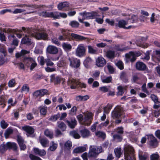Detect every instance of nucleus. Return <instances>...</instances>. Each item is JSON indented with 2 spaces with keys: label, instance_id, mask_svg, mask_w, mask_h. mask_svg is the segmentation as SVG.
<instances>
[{
  "label": "nucleus",
  "instance_id": "25",
  "mask_svg": "<svg viewBox=\"0 0 160 160\" xmlns=\"http://www.w3.org/2000/svg\"><path fill=\"white\" fill-rule=\"evenodd\" d=\"M22 61L26 66L29 67L30 64L34 61V60L31 57H24L22 59Z\"/></svg>",
  "mask_w": 160,
  "mask_h": 160
},
{
  "label": "nucleus",
  "instance_id": "31",
  "mask_svg": "<svg viewBox=\"0 0 160 160\" xmlns=\"http://www.w3.org/2000/svg\"><path fill=\"white\" fill-rule=\"evenodd\" d=\"M106 56L109 59H113L115 57V52L111 50H108L106 52Z\"/></svg>",
  "mask_w": 160,
  "mask_h": 160
},
{
  "label": "nucleus",
  "instance_id": "8",
  "mask_svg": "<svg viewBox=\"0 0 160 160\" xmlns=\"http://www.w3.org/2000/svg\"><path fill=\"white\" fill-rule=\"evenodd\" d=\"M92 115L91 113H88L84 116L82 124L86 126H89L93 120Z\"/></svg>",
  "mask_w": 160,
  "mask_h": 160
},
{
  "label": "nucleus",
  "instance_id": "38",
  "mask_svg": "<svg viewBox=\"0 0 160 160\" xmlns=\"http://www.w3.org/2000/svg\"><path fill=\"white\" fill-rule=\"evenodd\" d=\"M62 47L65 51H70L72 48V46L70 44L65 42L62 43Z\"/></svg>",
  "mask_w": 160,
  "mask_h": 160
},
{
  "label": "nucleus",
  "instance_id": "30",
  "mask_svg": "<svg viewBox=\"0 0 160 160\" xmlns=\"http://www.w3.org/2000/svg\"><path fill=\"white\" fill-rule=\"evenodd\" d=\"M114 48L117 51L121 52L125 51L130 48V47L129 46H127L123 48H120V45L119 44L115 45Z\"/></svg>",
  "mask_w": 160,
  "mask_h": 160
},
{
  "label": "nucleus",
  "instance_id": "24",
  "mask_svg": "<svg viewBox=\"0 0 160 160\" xmlns=\"http://www.w3.org/2000/svg\"><path fill=\"white\" fill-rule=\"evenodd\" d=\"M51 82H53L55 85L59 84L61 81V79L59 76L55 77L54 74H52L50 76Z\"/></svg>",
  "mask_w": 160,
  "mask_h": 160
},
{
  "label": "nucleus",
  "instance_id": "26",
  "mask_svg": "<svg viewBox=\"0 0 160 160\" xmlns=\"http://www.w3.org/2000/svg\"><path fill=\"white\" fill-rule=\"evenodd\" d=\"M21 42L22 44H26L27 45H30L32 44L31 39L26 35L22 38Z\"/></svg>",
  "mask_w": 160,
  "mask_h": 160
},
{
  "label": "nucleus",
  "instance_id": "44",
  "mask_svg": "<svg viewBox=\"0 0 160 160\" xmlns=\"http://www.w3.org/2000/svg\"><path fill=\"white\" fill-rule=\"evenodd\" d=\"M30 88L28 85L27 84H24L21 89V92H25L26 93L28 92L29 91Z\"/></svg>",
  "mask_w": 160,
  "mask_h": 160
},
{
  "label": "nucleus",
  "instance_id": "35",
  "mask_svg": "<svg viewBox=\"0 0 160 160\" xmlns=\"http://www.w3.org/2000/svg\"><path fill=\"white\" fill-rule=\"evenodd\" d=\"M8 149L7 146V142L6 144L4 142L0 145V152L2 153H4Z\"/></svg>",
  "mask_w": 160,
  "mask_h": 160
},
{
  "label": "nucleus",
  "instance_id": "23",
  "mask_svg": "<svg viewBox=\"0 0 160 160\" xmlns=\"http://www.w3.org/2000/svg\"><path fill=\"white\" fill-rule=\"evenodd\" d=\"M134 152L133 150H128L124 153L125 159L127 160H132V157L134 156Z\"/></svg>",
  "mask_w": 160,
  "mask_h": 160
},
{
  "label": "nucleus",
  "instance_id": "37",
  "mask_svg": "<svg viewBox=\"0 0 160 160\" xmlns=\"http://www.w3.org/2000/svg\"><path fill=\"white\" fill-rule=\"evenodd\" d=\"M69 6L68 3L67 2H65L59 3L58 6V8L59 10H62V8Z\"/></svg>",
  "mask_w": 160,
  "mask_h": 160
},
{
  "label": "nucleus",
  "instance_id": "50",
  "mask_svg": "<svg viewBox=\"0 0 160 160\" xmlns=\"http://www.w3.org/2000/svg\"><path fill=\"white\" fill-rule=\"evenodd\" d=\"M23 31L24 32L27 33H30L31 32L30 28H26L24 27H22L21 29H19L18 31L19 32H21Z\"/></svg>",
  "mask_w": 160,
  "mask_h": 160
},
{
  "label": "nucleus",
  "instance_id": "2",
  "mask_svg": "<svg viewBox=\"0 0 160 160\" xmlns=\"http://www.w3.org/2000/svg\"><path fill=\"white\" fill-rule=\"evenodd\" d=\"M123 108L120 106H117L111 113L112 118L115 120V124H118L122 121V115L123 111Z\"/></svg>",
  "mask_w": 160,
  "mask_h": 160
},
{
  "label": "nucleus",
  "instance_id": "63",
  "mask_svg": "<svg viewBox=\"0 0 160 160\" xmlns=\"http://www.w3.org/2000/svg\"><path fill=\"white\" fill-rule=\"evenodd\" d=\"M118 94L122 95L124 93V91L123 87L121 86H119L118 87Z\"/></svg>",
  "mask_w": 160,
  "mask_h": 160
},
{
  "label": "nucleus",
  "instance_id": "52",
  "mask_svg": "<svg viewBox=\"0 0 160 160\" xmlns=\"http://www.w3.org/2000/svg\"><path fill=\"white\" fill-rule=\"evenodd\" d=\"M113 138L115 140H117L118 142H121L123 139L122 135L115 134L113 135Z\"/></svg>",
  "mask_w": 160,
  "mask_h": 160
},
{
  "label": "nucleus",
  "instance_id": "11",
  "mask_svg": "<svg viewBox=\"0 0 160 160\" xmlns=\"http://www.w3.org/2000/svg\"><path fill=\"white\" fill-rule=\"evenodd\" d=\"M128 23V22H126L124 20H121L119 21L118 23L116 24V27H118L120 28H123L125 29H128L131 28L132 27V26L130 25L127 27L125 26Z\"/></svg>",
  "mask_w": 160,
  "mask_h": 160
},
{
  "label": "nucleus",
  "instance_id": "19",
  "mask_svg": "<svg viewBox=\"0 0 160 160\" xmlns=\"http://www.w3.org/2000/svg\"><path fill=\"white\" fill-rule=\"evenodd\" d=\"M58 48L52 45H49L47 48V52L50 54H56L58 53Z\"/></svg>",
  "mask_w": 160,
  "mask_h": 160
},
{
  "label": "nucleus",
  "instance_id": "59",
  "mask_svg": "<svg viewBox=\"0 0 160 160\" xmlns=\"http://www.w3.org/2000/svg\"><path fill=\"white\" fill-rule=\"evenodd\" d=\"M150 98L152 101H153L155 103H157L158 102V97L154 94H152L151 95Z\"/></svg>",
  "mask_w": 160,
  "mask_h": 160
},
{
  "label": "nucleus",
  "instance_id": "12",
  "mask_svg": "<svg viewBox=\"0 0 160 160\" xmlns=\"http://www.w3.org/2000/svg\"><path fill=\"white\" fill-rule=\"evenodd\" d=\"M33 151L36 155L42 158L45 156L46 154V151L44 149H41L37 148L34 147L33 149Z\"/></svg>",
  "mask_w": 160,
  "mask_h": 160
},
{
  "label": "nucleus",
  "instance_id": "20",
  "mask_svg": "<svg viewBox=\"0 0 160 160\" xmlns=\"http://www.w3.org/2000/svg\"><path fill=\"white\" fill-rule=\"evenodd\" d=\"M125 57L127 59L129 60L131 62H135L136 59L135 53L132 52H131L129 53L126 54Z\"/></svg>",
  "mask_w": 160,
  "mask_h": 160
},
{
  "label": "nucleus",
  "instance_id": "5",
  "mask_svg": "<svg viewBox=\"0 0 160 160\" xmlns=\"http://www.w3.org/2000/svg\"><path fill=\"white\" fill-rule=\"evenodd\" d=\"M35 37L38 40H47L48 38V35L46 30H43L36 32L35 34Z\"/></svg>",
  "mask_w": 160,
  "mask_h": 160
},
{
  "label": "nucleus",
  "instance_id": "47",
  "mask_svg": "<svg viewBox=\"0 0 160 160\" xmlns=\"http://www.w3.org/2000/svg\"><path fill=\"white\" fill-rule=\"evenodd\" d=\"M77 111V108L75 106H73L71 109L69 110V114L73 116L75 115Z\"/></svg>",
  "mask_w": 160,
  "mask_h": 160
},
{
  "label": "nucleus",
  "instance_id": "41",
  "mask_svg": "<svg viewBox=\"0 0 160 160\" xmlns=\"http://www.w3.org/2000/svg\"><path fill=\"white\" fill-rule=\"evenodd\" d=\"M60 114L59 113H58L57 114L52 115L49 119V121L54 122L57 120L60 117Z\"/></svg>",
  "mask_w": 160,
  "mask_h": 160
},
{
  "label": "nucleus",
  "instance_id": "16",
  "mask_svg": "<svg viewBox=\"0 0 160 160\" xmlns=\"http://www.w3.org/2000/svg\"><path fill=\"white\" fill-rule=\"evenodd\" d=\"M106 63V60L102 57H98L96 60V65L98 67H103Z\"/></svg>",
  "mask_w": 160,
  "mask_h": 160
},
{
  "label": "nucleus",
  "instance_id": "45",
  "mask_svg": "<svg viewBox=\"0 0 160 160\" xmlns=\"http://www.w3.org/2000/svg\"><path fill=\"white\" fill-rule=\"evenodd\" d=\"M116 65L121 70H123L124 69V64L121 60L118 61L116 63Z\"/></svg>",
  "mask_w": 160,
  "mask_h": 160
},
{
  "label": "nucleus",
  "instance_id": "34",
  "mask_svg": "<svg viewBox=\"0 0 160 160\" xmlns=\"http://www.w3.org/2000/svg\"><path fill=\"white\" fill-rule=\"evenodd\" d=\"M45 76L41 74L36 73L33 76V79L36 81L39 80L41 79H44Z\"/></svg>",
  "mask_w": 160,
  "mask_h": 160
},
{
  "label": "nucleus",
  "instance_id": "27",
  "mask_svg": "<svg viewBox=\"0 0 160 160\" xmlns=\"http://www.w3.org/2000/svg\"><path fill=\"white\" fill-rule=\"evenodd\" d=\"M92 62V59L89 57H87L84 61L83 64L85 67L87 68H89Z\"/></svg>",
  "mask_w": 160,
  "mask_h": 160
},
{
  "label": "nucleus",
  "instance_id": "43",
  "mask_svg": "<svg viewBox=\"0 0 160 160\" xmlns=\"http://www.w3.org/2000/svg\"><path fill=\"white\" fill-rule=\"evenodd\" d=\"M88 52L89 53L94 54H97L98 53L97 50L93 49L92 46L89 45L88 46Z\"/></svg>",
  "mask_w": 160,
  "mask_h": 160
},
{
  "label": "nucleus",
  "instance_id": "36",
  "mask_svg": "<svg viewBox=\"0 0 160 160\" xmlns=\"http://www.w3.org/2000/svg\"><path fill=\"white\" fill-rule=\"evenodd\" d=\"M80 24L77 21L75 20L72 21L70 22L69 25L72 28H77L79 27Z\"/></svg>",
  "mask_w": 160,
  "mask_h": 160
},
{
  "label": "nucleus",
  "instance_id": "39",
  "mask_svg": "<svg viewBox=\"0 0 160 160\" xmlns=\"http://www.w3.org/2000/svg\"><path fill=\"white\" fill-rule=\"evenodd\" d=\"M70 135L75 139H79L81 137L80 135L78 133V132L74 130L70 131Z\"/></svg>",
  "mask_w": 160,
  "mask_h": 160
},
{
  "label": "nucleus",
  "instance_id": "48",
  "mask_svg": "<svg viewBox=\"0 0 160 160\" xmlns=\"http://www.w3.org/2000/svg\"><path fill=\"white\" fill-rule=\"evenodd\" d=\"M95 134L99 137L102 138L103 139L105 138L106 137L105 133L103 132H101L100 131L96 132Z\"/></svg>",
  "mask_w": 160,
  "mask_h": 160
},
{
  "label": "nucleus",
  "instance_id": "62",
  "mask_svg": "<svg viewBox=\"0 0 160 160\" xmlns=\"http://www.w3.org/2000/svg\"><path fill=\"white\" fill-rule=\"evenodd\" d=\"M107 68L109 73L111 74H113L115 71L114 68L111 65L108 64L107 66Z\"/></svg>",
  "mask_w": 160,
  "mask_h": 160
},
{
  "label": "nucleus",
  "instance_id": "3",
  "mask_svg": "<svg viewBox=\"0 0 160 160\" xmlns=\"http://www.w3.org/2000/svg\"><path fill=\"white\" fill-rule=\"evenodd\" d=\"M98 13L99 11L98 10L88 12L85 11L84 12H80L79 13V15L85 16L86 19H93L100 16Z\"/></svg>",
  "mask_w": 160,
  "mask_h": 160
},
{
  "label": "nucleus",
  "instance_id": "40",
  "mask_svg": "<svg viewBox=\"0 0 160 160\" xmlns=\"http://www.w3.org/2000/svg\"><path fill=\"white\" fill-rule=\"evenodd\" d=\"M112 105L111 104H108L106 106L103 108L104 112L105 114H108L112 108Z\"/></svg>",
  "mask_w": 160,
  "mask_h": 160
},
{
  "label": "nucleus",
  "instance_id": "1",
  "mask_svg": "<svg viewBox=\"0 0 160 160\" xmlns=\"http://www.w3.org/2000/svg\"><path fill=\"white\" fill-rule=\"evenodd\" d=\"M73 38L78 40H83L86 39V38L82 36L74 33H71L66 30L62 28L61 30V33L58 36V39L60 41H71Z\"/></svg>",
  "mask_w": 160,
  "mask_h": 160
},
{
  "label": "nucleus",
  "instance_id": "13",
  "mask_svg": "<svg viewBox=\"0 0 160 160\" xmlns=\"http://www.w3.org/2000/svg\"><path fill=\"white\" fill-rule=\"evenodd\" d=\"M77 80L73 78L69 80L68 81V85L70 86L71 89H76L78 87L79 83Z\"/></svg>",
  "mask_w": 160,
  "mask_h": 160
},
{
  "label": "nucleus",
  "instance_id": "56",
  "mask_svg": "<svg viewBox=\"0 0 160 160\" xmlns=\"http://www.w3.org/2000/svg\"><path fill=\"white\" fill-rule=\"evenodd\" d=\"M58 145L55 143L54 142H52V145L49 147V149L52 151H54L57 148Z\"/></svg>",
  "mask_w": 160,
  "mask_h": 160
},
{
  "label": "nucleus",
  "instance_id": "49",
  "mask_svg": "<svg viewBox=\"0 0 160 160\" xmlns=\"http://www.w3.org/2000/svg\"><path fill=\"white\" fill-rule=\"evenodd\" d=\"M112 80V77L110 76L105 78H104L102 79V81L104 83H109L111 82Z\"/></svg>",
  "mask_w": 160,
  "mask_h": 160
},
{
  "label": "nucleus",
  "instance_id": "53",
  "mask_svg": "<svg viewBox=\"0 0 160 160\" xmlns=\"http://www.w3.org/2000/svg\"><path fill=\"white\" fill-rule=\"evenodd\" d=\"M48 140L44 138H42L40 140V142L43 147H46L48 143Z\"/></svg>",
  "mask_w": 160,
  "mask_h": 160
},
{
  "label": "nucleus",
  "instance_id": "15",
  "mask_svg": "<svg viewBox=\"0 0 160 160\" xmlns=\"http://www.w3.org/2000/svg\"><path fill=\"white\" fill-rule=\"evenodd\" d=\"M5 32L8 34V39L11 40L12 39V38L15 39L16 37L13 34L16 32L15 29L12 28H6L5 29Z\"/></svg>",
  "mask_w": 160,
  "mask_h": 160
},
{
  "label": "nucleus",
  "instance_id": "21",
  "mask_svg": "<svg viewBox=\"0 0 160 160\" xmlns=\"http://www.w3.org/2000/svg\"><path fill=\"white\" fill-rule=\"evenodd\" d=\"M65 122L68 126L72 129L74 128L77 124V121L75 118H71L70 121L67 120H66Z\"/></svg>",
  "mask_w": 160,
  "mask_h": 160
},
{
  "label": "nucleus",
  "instance_id": "46",
  "mask_svg": "<svg viewBox=\"0 0 160 160\" xmlns=\"http://www.w3.org/2000/svg\"><path fill=\"white\" fill-rule=\"evenodd\" d=\"M44 134L47 137L49 138L50 139L53 138V133L49 131L48 130H46L44 131Z\"/></svg>",
  "mask_w": 160,
  "mask_h": 160
},
{
  "label": "nucleus",
  "instance_id": "42",
  "mask_svg": "<svg viewBox=\"0 0 160 160\" xmlns=\"http://www.w3.org/2000/svg\"><path fill=\"white\" fill-rule=\"evenodd\" d=\"M59 123V122H57L58 124V128H59L62 132L65 131L67 127L66 124L63 122H61L60 123Z\"/></svg>",
  "mask_w": 160,
  "mask_h": 160
},
{
  "label": "nucleus",
  "instance_id": "7",
  "mask_svg": "<svg viewBox=\"0 0 160 160\" xmlns=\"http://www.w3.org/2000/svg\"><path fill=\"white\" fill-rule=\"evenodd\" d=\"M38 14L40 16H41L45 18H51L57 19L59 18L58 14H55V15L53 12H49L43 11L39 12Z\"/></svg>",
  "mask_w": 160,
  "mask_h": 160
},
{
  "label": "nucleus",
  "instance_id": "4",
  "mask_svg": "<svg viewBox=\"0 0 160 160\" xmlns=\"http://www.w3.org/2000/svg\"><path fill=\"white\" fill-rule=\"evenodd\" d=\"M102 148L101 147H93L90 149L88 153V157L89 158H96L98 155L102 152Z\"/></svg>",
  "mask_w": 160,
  "mask_h": 160
},
{
  "label": "nucleus",
  "instance_id": "54",
  "mask_svg": "<svg viewBox=\"0 0 160 160\" xmlns=\"http://www.w3.org/2000/svg\"><path fill=\"white\" fill-rule=\"evenodd\" d=\"M0 126L2 128L5 129L8 126V124L4 120H3L0 122Z\"/></svg>",
  "mask_w": 160,
  "mask_h": 160
},
{
  "label": "nucleus",
  "instance_id": "28",
  "mask_svg": "<svg viewBox=\"0 0 160 160\" xmlns=\"http://www.w3.org/2000/svg\"><path fill=\"white\" fill-rule=\"evenodd\" d=\"M7 146L8 149H12L14 151H16L18 149L17 144L15 142H7Z\"/></svg>",
  "mask_w": 160,
  "mask_h": 160
},
{
  "label": "nucleus",
  "instance_id": "32",
  "mask_svg": "<svg viewBox=\"0 0 160 160\" xmlns=\"http://www.w3.org/2000/svg\"><path fill=\"white\" fill-rule=\"evenodd\" d=\"M120 78L124 82L126 83L128 82L127 73L126 72L122 71L120 73Z\"/></svg>",
  "mask_w": 160,
  "mask_h": 160
},
{
  "label": "nucleus",
  "instance_id": "14",
  "mask_svg": "<svg viewBox=\"0 0 160 160\" xmlns=\"http://www.w3.org/2000/svg\"><path fill=\"white\" fill-rule=\"evenodd\" d=\"M136 69L140 71L147 70L148 69L146 65L142 62H138L136 64Z\"/></svg>",
  "mask_w": 160,
  "mask_h": 160
},
{
  "label": "nucleus",
  "instance_id": "60",
  "mask_svg": "<svg viewBox=\"0 0 160 160\" xmlns=\"http://www.w3.org/2000/svg\"><path fill=\"white\" fill-rule=\"evenodd\" d=\"M116 132L118 134L122 135L124 133L123 128L122 127H118L116 129Z\"/></svg>",
  "mask_w": 160,
  "mask_h": 160
},
{
  "label": "nucleus",
  "instance_id": "58",
  "mask_svg": "<svg viewBox=\"0 0 160 160\" xmlns=\"http://www.w3.org/2000/svg\"><path fill=\"white\" fill-rule=\"evenodd\" d=\"M29 157L31 160H42L39 157L32 154H30Z\"/></svg>",
  "mask_w": 160,
  "mask_h": 160
},
{
  "label": "nucleus",
  "instance_id": "10",
  "mask_svg": "<svg viewBox=\"0 0 160 160\" xmlns=\"http://www.w3.org/2000/svg\"><path fill=\"white\" fill-rule=\"evenodd\" d=\"M147 39V38L142 37L137 41L136 44L139 47L143 48H146L149 46L148 44L146 42Z\"/></svg>",
  "mask_w": 160,
  "mask_h": 160
},
{
  "label": "nucleus",
  "instance_id": "64",
  "mask_svg": "<svg viewBox=\"0 0 160 160\" xmlns=\"http://www.w3.org/2000/svg\"><path fill=\"white\" fill-rule=\"evenodd\" d=\"M159 157V155L158 154H152L150 155V158L151 160H158Z\"/></svg>",
  "mask_w": 160,
  "mask_h": 160
},
{
  "label": "nucleus",
  "instance_id": "61",
  "mask_svg": "<svg viewBox=\"0 0 160 160\" xmlns=\"http://www.w3.org/2000/svg\"><path fill=\"white\" fill-rule=\"evenodd\" d=\"M72 144L71 141H68L66 142L64 144V147L66 148L68 150L71 149Z\"/></svg>",
  "mask_w": 160,
  "mask_h": 160
},
{
  "label": "nucleus",
  "instance_id": "29",
  "mask_svg": "<svg viewBox=\"0 0 160 160\" xmlns=\"http://www.w3.org/2000/svg\"><path fill=\"white\" fill-rule=\"evenodd\" d=\"M22 129L29 135L32 134L34 132L33 128L29 126H26L22 127Z\"/></svg>",
  "mask_w": 160,
  "mask_h": 160
},
{
  "label": "nucleus",
  "instance_id": "17",
  "mask_svg": "<svg viewBox=\"0 0 160 160\" xmlns=\"http://www.w3.org/2000/svg\"><path fill=\"white\" fill-rule=\"evenodd\" d=\"M85 49L82 45H79L77 48L76 53L77 56L79 57L83 56L85 53Z\"/></svg>",
  "mask_w": 160,
  "mask_h": 160
},
{
  "label": "nucleus",
  "instance_id": "22",
  "mask_svg": "<svg viewBox=\"0 0 160 160\" xmlns=\"http://www.w3.org/2000/svg\"><path fill=\"white\" fill-rule=\"evenodd\" d=\"M17 142L20 147V150H25L27 148V146L24 143V140L22 139V137L18 136L17 138Z\"/></svg>",
  "mask_w": 160,
  "mask_h": 160
},
{
  "label": "nucleus",
  "instance_id": "55",
  "mask_svg": "<svg viewBox=\"0 0 160 160\" xmlns=\"http://www.w3.org/2000/svg\"><path fill=\"white\" fill-rule=\"evenodd\" d=\"M19 7H27L28 8H26L27 9H33L35 8L34 6L33 5L31 4H21L19 5Z\"/></svg>",
  "mask_w": 160,
  "mask_h": 160
},
{
  "label": "nucleus",
  "instance_id": "9",
  "mask_svg": "<svg viewBox=\"0 0 160 160\" xmlns=\"http://www.w3.org/2000/svg\"><path fill=\"white\" fill-rule=\"evenodd\" d=\"M148 139H150L149 145L153 148H156L158 146L157 139L154 137L153 135L151 134L148 136Z\"/></svg>",
  "mask_w": 160,
  "mask_h": 160
},
{
  "label": "nucleus",
  "instance_id": "6",
  "mask_svg": "<svg viewBox=\"0 0 160 160\" xmlns=\"http://www.w3.org/2000/svg\"><path fill=\"white\" fill-rule=\"evenodd\" d=\"M68 60L69 62L70 66L72 68L77 69L80 67V60L73 57H69Z\"/></svg>",
  "mask_w": 160,
  "mask_h": 160
},
{
  "label": "nucleus",
  "instance_id": "18",
  "mask_svg": "<svg viewBox=\"0 0 160 160\" xmlns=\"http://www.w3.org/2000/svg\"><path fill=\"white\" fill-rule=\"evenodd\" d=\"M79 132L82 137L83 138H88L90 135V131L85 128L80 129Z\"/></svg>",
  "mask_w": 160,
  "mask_h": 160
},
{
  "label": "nucleus",
  "instance_id": "51",
  "mask_svg": "<svg viewBox=\"0 0 160 160\" xmlns=\"http://www.w3.org/2000/svg\"><path fill=\"white\" fill-rule=\"evenodd\" d=\"M51 41L52 43L58 46H59L61 44V42L58 39V38L54 37L51 39Z\"/></svg>",
  "mask_w": 160,
  "mask_h": 160
},
{
  "label": "nucleus",
  "instance_id": "33",
  "mask_svg": "<svg viewBox=\"0 0 160 160\" xmlns=\"http://www.w3.org/2000/svg\"><path fill=\"white\" fill-rule=\"evenodd\" d=\"M139 19L138 16L135 15H132L130 18L128 19V22L129 23H133L138 21Z\"/></svg>",
  "mask_w": 160,
  "mask_h": 160
},
{
  "label": "nucleus",
  "instance_id": "57",
  "mask_svg": "<svg viewBox=\"0 0 160 160\" xmlns=\"http://www.w3.org/2000/svg\"><path fill=\"white\" fill-rule=\"evenodd\" d=\"M114 152L117 158H120L121 154V149L120 148H118L114 149Z\"/></svg>",
  "mask_w": 160,
  "mask_h": 160
}]
</instances>
